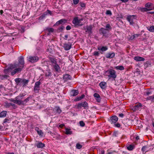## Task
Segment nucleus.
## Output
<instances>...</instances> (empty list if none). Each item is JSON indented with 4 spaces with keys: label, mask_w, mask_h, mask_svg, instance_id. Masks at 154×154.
Here are the masks:
<instances>
[{
    "label": "nucleus",
    "mask_w": 154,
    "mask_h": 154,
    "mask_svg": "<svg viewBox=\"0 0 154 154\" xmlns=\"http://www.w3.org/2000/svg\"><path fill=\"white\" fill-rule=\"evenodd\" d=\"M82 147V146L79 143L76 144V148L78 149H80Z\"/></svg>",
    "instance_id": "obj_40"
},
{
    "label": "nucleus",
    "mask_w": 154,
    "mask_h": 154,
    "mask_svg": "<svg viewBox=\"0 0 154 154\" xmlns=\"http://www.w3.org/2000/svg\"><path fill=\"white\" fill-rule=\"evenodd\" d=\"M115 56V53H109L106 54V57L107 58L110 59L113 57Z\"/></svg>",
    "instance_id": "obj_15"
},
{
    "label": "nucleus",
    "mask_w": 154,
    "mask_h": 154,
    "mask_svg": "<svg viewBox=\"0 0 154 154\" xmlns=\"http://www.w3.org/2000/svg\"><path fill=\"white\" fill-rule=\"evenodd\" d=\"M35 130L37 131L38 134L39 135L41 136H43V133L42 131L41 130H40L38 127H35Z\"/></svg>",
    "instance_id": "obj_17"
},
{
    "label": "nucleus",
    "mask_w": 154,
    "mask_h": 154,
    "mask_svg": "<svg viewBox=\"0 0 154 154\" xmlns=\"http://www.w3.org/2000/svg\"><path fill=\"white\" fill-rule=\"evenodd\" d=\"M19 70V68H17L14 69V70L11 72V74L12 75H13L15 74Z\"/></svg>",
    "instance_id": "obj_34"
},
{
    "label": "nucleus",
    "mask_w": 154,
    "mask_h": 154,
    "mask_svg": "<svg viewBox=\"0 0 154 154\" xmlns=\"http://www.w3.org/2000/svg\"><path fill=\"white\" fill-rule=\"evenodd\" d=\"M64 28V27L63 26H61L58 28V30L59 32H62Z\"/></svg>",
    "instance_id": "obj_36"
},
{
    "label": "nucleus",
    "mask_w": 154,
    "mask_h": 154,
    "mask_svg": "<svg viewBox=\"0 0 154 154\" xmlns=\"http://www.w3.org/2000/svg\"><path fill=\"white\" fill-rule=\"evenodd\" d=\"M71 77L68 74H66L63 76V79L65 81L71 79Z\"/></svg>",
    "instance_id": "obj_21"
},
{
    "label": "nucleus",
    "mask_w": 154,
    "mask_h": 154,
    "mask_svg": "<svg viewBox=\"0 0 154 154\" xmlns=\"http://www.w3.org/2000/svg\"><path fill=\"white\" fill-rule=\"evenodd\" d=\"M152 5V3L150 2H148L145 5V6L147 8H149L151 7V6Z\"/></svg>",
    "instance_id": "obj_33"
},
{
    "label": "nucleus",
    "mask_w": 154,
    "mask_h": 154,
    "mask_svg": "<svg viewBox=\"0 0 154 154\" xmlns=\"http://www.w3.org/2000/svg\"><path fill=\"white\" fill-rule=\"evenodd\" d=\"M24 62L23 58L22 57H20V71L24 67Z\"/></svg>",
    "instance_id": "obj_11"
},
{
    "label": "nucleus",
    "mask_w": 154,
    "mask_h": 154,
    "mask_svg": "<svg viewBox=\"0 0 154 154\" xmlns=\"http://www.w3.org/2000/svg\"><path fill=\"white\" fill-rule=\"evenodd\" d=\"M106 27L107 28H110V26L109 24H108L106 25Z\"/></svg>",
    "instance_id": "obj_53"
},
{
    "label": "nucleus",
    "mask_w": 154,
    "mask_h": 154,
    "mask_svg": "<svg viewBox=\"0 0 154 154\" xmlns=\"http://www.w3.org/2000/svg\"><path fill=\"white\" fill-rule=\"evenodd\" d=\"M106 14L107 15H111L112 14V12L111 11L109 10H108L106 11Z\"/></svg>",
    "instance_id": "obj_38"
},
{
    "label": "nucleus",
    "mask_w": 154,
    "mask_h": 154,
    "mask_svg": "<svg viewBox=\"0 0 154 154\" xmlns=\"http://www.w3.org/2000/svg\"><path fill=\"white\" fill-rule=\"evenodd\" d=\"M8 121V119H4V121L3 122L4 123H5L6 122H7Z\"/></svg>",
    "instance_id": "obj_58"
},
{
    "label": "nucleus",
    "mask_w": 154,
    "mask_h": 154,
    "mask_svg": "<svg viewBox=\"0 0 154 154\" xmlns=\"http://www.w3.org/2000/svg\"><path fill=\"white\" fill-rule=\"evenodd\" d=\"M151 146L149 145L143 146L141 149L142 151L143 152H146L152 149L151 148H149Z\"/></svg>",
    "instance_id": "obj_9"
},
{
    "label": "nucleus",
    "mask_w": 154,
    "mask_h": 154,
    "mask_svg": "<svg viewBox=\"0 0 154 154\" xmlns=\"http://www.w3.org/2000/svg\"><path fill=\"white\" fill-rule=\"evenodd\" d=\"M48 31L49 32H53L54 31V29L52 28H49L48 29Z\"/></svg>",
    "instance_id": "obj_46"
},
{
    "label": "nucleus",
    "mask_w": 154,
    "mask_h": 154,
    "mask_svg": "<svg viewBox=\"0 0 154 154\" xmlns=\"http://www.w3.org/2000/svg\"><path fill=\"white\" fill-rule=\"evenodd\" d=\"M68 37V35H65V38L64 39L65 40H66Z\"/></svg>",
    "instance_id": "obj_61"
},
{
    "label": "nucleus",
    "mask_w": 154,
    "mask_h": 154,
    "mask_svg": "<svg viewBox=\"0 0 154 154\" xmlns=\"http://www.w3.org/2000/svg\"><path fill=\"white\" fill-rule=\"evenodd\" d=\"M85 97V95L84 94L82 95L80 97V99H79L78 100H79Z\"/></svg>",
    "instance_id": "obj_49"
},
{
    "label": "nucleus",
    "mask_w": 154,
    "mask_h": 154,
    "mask_svg": "<svg viewBox=\"0 0 154 154\" xmlns=\"http://www.w3.org/2000/svg\"><path fill=\"white\" fill-rule=\"evenodd\" d=\"M10 104H11L10 106H12L13 107H16L15 104H14V103H10Z\"/></svg>",
    "instance_id": "obj_56"
},
{
    "label": "nucleus",
    "mask_w": 154,
    "mask_h": 154,
    "mask_svg": "<svg viewBox=\"0 0 154 154\" xmlns=\"http://www.w3.org/2000/svg\"><path fill=\"white\" fill-rule=\"evenodd\" d=\"M3 77L4 78H7L8 77V75H3Z\"/></svg>",
    "instance_id": "obj_63"
},
{
    "label": "nucleus",
    "mask_w": 154,
    "mask_h": 154,
    "mask_svg": "<svg viewBox=\"0 0 154 154\" xmlns=\"http://www.w3.org/2000/svg\"><path fill=\"white\" fill-rule=\"evenodd\" d=\"M118 134V133L117 132H115L113 133V135L115 136V137H116L117 136V135Z\"/></svg>",
    "instance_id": "obj_52"
},
{
    "label": "nucleus",
    "mask_w": 154,
    "mask_h": 154,
    "mask_svg": "<svg viewBox=\"0 0 154 154\" xmlns=\"http://www.w3.org/2000/svg\"><path fill=\"white\" fill-rule=\"evenodd\" d=\"M41 84V83L39 81L35 83L34 88V91L35 93L38 92L39 90L40 89V85Z\"/></svg>",
    "instance_id": "obj_5"
},
{
    "label": "nucleus",
    "mask_w": 154,
    "mask_h": 154,
    "mask_svg": "<svg viewBox=\"0 0 154 154\" xmlns=\"http://www.w3.org/2000/svg\"><path fill=\"white\" fill-rule=\"evenodd\" d=\"M104 150H102L101 152V154H104Z\"/></svg>",
    "instance_id": "obj_64"
},
{
    "label": "nucleus",
    "mask_w": 154,
    "mask_h": 154,
    "mask_svg": "<svg viewBox=\"0 0 154 154\" xmlns=\"http://www.w3.org/2000/svg\"><path fill=\"white\" fill-rule=\"evenodd\" d=\"M72 95L73 96H75L77 95L79 93L78 90H74L72 91L71 92Z\"/></svg>",
    "instance_id": "obj_25"
},
{
    "label": "nucleus",
    "mask_w": 154,
    "mask_h": 154,
    "mask_svg": "<svg viewBox=\"0 0 154 154\" xmlns=\"http://www.w3.org/2000/svg\"><path fill=\"white\" fill-rule=\"evenodd\" d=\"M66 134H72V131L70 129L68 128L66 129Z\"/></svg>",
    "instance_id": "obj_29"
},
{
    "label": "nucleus",
    "mask_w": 154,
    "mask_h": 154,
    "mask_svg": "<svg viewBox=\"0 0 154 154\" xmlns=\"http://www.w3.org/2000/svg\"><path fill=\"white\" fill-rule=\"evenodd\" d=\"M29 97H28L24 101H25L26 102L28 101L29 100Z\"/></svg>",
    "instance_id": "obj_60"
},
{
    "label": "nucleus",
    "mask_w": 154,
    "mask_h": 154,
    "mask_svg": "<svg viewBox=\"0 0 154 154\" xmlns=\"http://www.w3.org/2000/svg\"><path fill=\"white\" fill-rule=\"evenodd\" d=\"M52 66L53 67L54 69L56 71L58 72L59 71L60 67L57 63L52 65Z\"/></svg>",
    "instance_id": "obj_19"
},
{
    "label": "nucleus",
    "mask_w": 154,
    "mask_h": 154,
    "mask_svg": "<svg viewBox=\"0 0 154 154\" xmlns=\"http://www.w3.org/2000/svg\"><path fill=\"white\" fill-rule=\"evenodd\" d=\"M99 31L100 34L103 36H105L109 32V30L108 29H106L103 28H101L100 29Z\"/></svg>",
    "instance_id": "obj_8"
},
{
    "label": "nucleus",
    "mask_w": 154,
    "mask_h": 154,
    "mask_svg": "<svg viewBox=\"0 0 154 154\" xmlns=\"http://www.w3.org/2000/svg\"><path fill=\"white\" fill-rule=\"evenodd\" d=\"M73 2L74 4H77L79 2V0H73Z\"/></svg>",
    "instance_id": "obj_44"
},
{
    "label": "nucleus",
    "mask_w": 154,
    "mask_h": 154,
    "mask_svg": "<svg viewBox=\"0 0 154 154\" xmlns=\"http://www.w3.org/2000/svg\"><path fill=\"white\" fill-rule=\"evenodd\" d=\"M45 146V145L44 144L40 142L37 144V146L38 148H42L44 147Z\"/></svg>",
    "instance_id": "obj_26"
},
{
    "label": "nucleus",
    "mask_w": 154,
    "mask_h": 154,
    "mask_svg": "<svg viewBox=\"0 0 154 154\" xmlns=\"http://www.w3.org/2000/svg\"><path fill=\"white\" fill-rule=\"evenodd\" d=\"M29 59L30 61L33 63L37 61L38 60V58L37 56L30 57Z\"/></svg>",
    "instance_id": "obj_13"
},
{
    "label": "nucleus",
    "mask_w": 154,
    "mask_h": 154,
    "mask_svg": "<svg viewBox=\"0 0 154 154\" xmlns=\"http://www.w3.org/2000/svg\"><path fill=\"white\" fill-rule=\"evenodd\" d=\"M17 67V64H9L7 66V68L4 70V72L5 73L7 74L9 72H11L13 69H15Z\"/></svg>",
    "instance_id": "obj_2"
},
{
    "label": "nucleus",
    "mask_w": 154,
    "mask_h": 154,
    "mask_svg": "<svg viewBox=\"0 0 154 154\" xmlns=\"http://www.w3.org/2000/svg\"><path fill=\"white\" fill-rule=\"evenodd\" d=\"M64 21H66V20L65 19H61V20H59V21H58L56 23H55V25H57V26L59 25H60V24H63V23Z\"/></svg>",
    "instance_id": "obj_23"
},
{
    "label": "nucleus",
    "mask_w": 154,
    "mask_h": 154,
    "mask_svg": "<svg viewBox=\"0 0 154 154\" xmlns=\"http://www.w3.org/2000/svg\"><path fill=\"white\" fill-rule=\"evenodd\" d=\"M134 148V146L132 145H130L127 147V149L129 150H132Z\"/></svg>",
    "instance_id": "obj_30"
},
{
    "label": "nucleus",
    "mask_w": 154,
    "mask_h": 154,
    "mask_svg": "<svg viewBox=\"0 0 154 154\" xmlns=\"http://www.w3.org/2000/svg\"><path fill=\"white\" fill-rule=\"evenodd\" d=\"M98 50L99 51H106L108 49V48L106 46H103L102 47H99L98 48Z\"/></svg>",
    "instance_id": "obj_20"
},
{
    "label": "nucleus",
    "mask_w": 154,
    "mask_h": 154,
    "mask_svg": "<svg viewBox=\"0 0 154 154\" xmlns=\"http://www.w3.org/2000/svg\"><path fill=\"white\" fill-rule=\"evenodd\" d=\"M118 120V117L116 116H114L110 118L109 122L111 124H115L117 122Z\"/></svg>",
    "instance_id": "obj_10"
},
{
    "label": "nucleus",
    "mask_w": 154,
    "mask_h": 154,
    "mask_svg": "<svg viewBox=\"0 0 154 154\" xmlns=\"http://www.w3.org/2000/svg\"><path fill=\"white\" fill-rule=\"evenodd\" d=\"M80 6L82 7H84L85 6V4L84 3H81Z\"/></svg>",
    "instance_id": "obj_55"
},
{
    "label": "nucleus",
    "mask_w": 154,
    "mask_h": 154,
    "mask_svg": "<svg viewBox=\"0 0 154 154\" xmlns=\"http://www.w3.org/2000/svg\"><path fill=\"white\" fill-rule=\"evenodd\" d=\"M96 100L98 102H100V100H101L100 97L97 98H96Z\"/></svg>",
    "instance_id": "obj_51"
},
{
    "label": "nucleus",
    "mask_w": 154,
    "mask_h": 154,
    "mask_svg": "<svg viewBox=\"0 0 154 154\" xmlns=\"http://www.w3.org/2000/svg\"><path fill=\"white\" fill-rule=\"evenodd\" d=\"M82 20V19H79L78 17H75L74 18L72 22L75 26H81L83 25L81 23V21Z\"/></svg>",
    "instance_id": "obj_3"
},
{
    "label": "nucleus",
    "mask_w": 154,
    "mask_h": 154,
    "mask_svg": "<svg viewBox=\"0 0 154 154\" xmlns=\"http://www.w3.org/2000/svg\"><path fill=\"white\" fill-rule=\"evenodd\" d=\"M135 38V36H134V35L131 36L130 37V39H131V40L133 39H134Z\"/></svg>",
    "instance_id": "obj_57"
},
{
    "label": "nucleus",
    "mask_w": 154,
    "mask_h": 154,
    "mask_svg": "<svg viewBox=\"0 0 154 154\" xmlns=\"http://www.w3.org/2000/svg\"><path fill=\"white\" fill-rule=\"evenodd\" d=\"M56 111L57 112L59 113H61V111L60 109V108L59 107H56Z\"/></svg>",
    "instance_id": "obj_43"
},
{
    "label": "nucleus",
    "mask_w": 154,
    "mask_h": 154,
    "mask_svg": "<svg viewBox=\"0 0 154 154\" xmlns=\"http://www.w3.org/2000/svg\"><path fill=\"white\" fill-rule=\"evenodd\" d=\"M140 34H136L134 35V36H135V38H137L138 37L140 36Z\"/></svg>",
    "instance_id": "obj_50"
},
{
    "label": "nucleus",
    "mask_w": 154,
    "mask_h": 154,
    "mask_svg": "<svg viewBox=\"0 0 154 154\" xmlns=\"http://www.w3.org/2000/svg\"><path fill=\"white\" fill-rule=\"evenodd\" d=\"M29 81L28 80H26L24 79H20V86L24 87L27 85Z\"/></svg>",
    "instance_id": "obj_6"
},
{
    "label": "nucleus",
    "mask_w": 154,
    "mask_h": 154,
    "mask_svg": "<svg viewBox=\"0 0 154 154\" xmlns=\"http://www.w3.org/2000/svg\"><path fill=\"white\" fill-rule=\"evenodd\" d=\"M51 62L52 63V65L57 63V61L54 58H51L50 60Z\"/></svg>",
    "instance_id": "obj_31"
},
{
    "label": "nucleus",
    "mask_w": 154,
    "mask_h": 154,
    "mask_svg": "<svg viewBox=\"0 0 154 154\" xmlns=\"http://www.w3.org/2000/svg\"><path fill=\"white\" fill-rule=\"evenodd\" d=\"M151 94V92H147L146 94V95L147 96H148L149 94Z\"/></svg>",
    "instance_id": "obj_54"
},
{
    "label": "nucleus",
    "mask_w": 154,
    "mask_h": 154,
    "mask_svg": "<svg viewBox=\"0 0 154 154\" xmlns=\"http://www.w3.org/2000/svg\"><path fill=\"white\" fill-rule=\"evenodd\" d=\"M106 83L104 82H102L99 84L100 87L102 89H105L106 87Z\"/></svg>",
    "instance_id": "obj_18"
},
{
    "label": "nucleus",
    "mask_w": 154,
    "mask_h": 154,
    "mask_svg": "<svg viewBox=\"0 0 154 154\" xmlns=\"http://www.w3.org/2000/svg\"><path fill=\"white\" fill-rule=\"evenodd\" d=\"M99 54V53L98 51H95L94 52V55L95 56H98Z\"/></svg>",
    "instance_id": "obj_45"
},
{
    "label": "nucleus",
    "mask_w": 154,
    "mask_h": 154,
    "mask_svg": "<svg viewBox=\"0 0 154 154\" xmlns=\"http://www.w3.org/2000/svg\"><path fill=\"white\" fill-rule=\"evenodd\" d=\"M79 124L82 127L84 126L85 125V124L84 122L82 121H81L79 122Z\"/></svg>",
    "instance_id": "obj_41"
},
{
    "label": "nucleus",
    "mask_w": 154,
    "mask_h": 154,
    "mask_svg": "<svg viewBox=\"0 0 154 154\" xmlns=\"http://www.w3.org/2000/svg\"><path fill=\"white\" fill-rule=\"evenodd\" d=\"M10 104V103H8V102H5V106L6 107H9L11 106Z\"/></svg>",
    "instance_id": "obj_35"
},
{
    "label": "nucleus",
    "mask_w": 154,
    "mask_h": 154,
    "mask_svg": "<svg viewBox=\"0 0 154 154\" xmlns=\"http://www.w3.org/2000/svg\"><path fill=\"white\" fill-rule=\"evenodd\" d=\"M10 101L14 102V103L19 104V100L18 99L17 97L15 99H11L9 100Z\"/></svg>",
    "instance_id": "obj_22"
},
{
    "label": "nucleus",
    "mask_w": 154,
    "mask_h": 154,
    "mask_svg": "<svg viewBox=\"0 0 154 154\" xmlns=\"http://www.w3.org/2000/svg\"><path fill=\"white\" fill-rule=\"evenodd\" d=\"M134 59L137 61H144L145 60V59L139 56H136L134 57Z\"/></svg>",
    "instance_id": "obj_16"
},
{
    "label": "nucleus",
    "mask_w": 154,
    "mask_h": 154,
    "mask_svg": "<svg viewBox=\"0 0 154 154\" xmlns=\"http://www.w3.org/2000/svg\"><path fill=\"white\" fill-rule=\"evenodd\" d=\"M66 29L67 30H69L71 29V27L70 26L68 25L66 27Z\"/></svg>",
    "instance_id": "obj_48"
},
{
    "label": "nucleus",
    "mask_w": 154,
    "mask_h": 154,
    "mask_svg": "<svg viewBox=\"0 0 154 154\" xmlns=\"http://www.w3.org/2000/svg\"><path fill=\"white\" fill-rule=\"evenodd\" d=\"M106 72H108L109 75H108V77L110 78H112L115 79L116 77V71L113 69H110L107 70Z\"/></svg>",
    "instance_id": "obj_4"
},
{
    "label": "nucleus",
    "mask_w": 154,
    "mask_h": 154,
    "mask_svg": "<svg viewBox=\"0 0 154 154\" xmlns=\"http://www.w3.org/2000/svg\"><path fill=\"white\" fill-rule=\"evenodd\" d=\"M127 20L129 22L131 25H133L134 24V20H135L134 15L128 16L127 18Z\"/></svg>",
    "instance_id": "obj_7"
},
{
    "label": "nucleus",
    "mask_w": 154,
    "mask_h": 154,
    "mask_svg": "<svg viewBox=\"0 0 154 154\" xmlns=\"http://www.w3.org/2000/svg\"><path fill=\"white\" fill-rule=\"evenodd\" d=\"M147 99L148 100L154 99V96H150L147 97Z\"/></svg>",
    "instance_id": "obj_42"
},
{
    "label": "nucleus",
    "mask_w": 154,
    "mask_h": 154,
    "mask_svg": "<svg viewBox=\"0 0 154 154\" xmlns=\"http://www.w3.org/2000/svg\"><path fill=\"white\" fill-rule=\"evenodd\" d=\"M94 27V26L92 25L87 26L86 32H88L89 34H91L92 33V30Z\"/></svg>",
    "instance_id": "obj_12"
},
{
    "label": "nucleus",
    "mask_w": 154,
    "mask_h": 154,
    "mask_svg": "<svg viewBox=\"0 0 154 154\" xmlns=\"http://www.w3.org/2000/svg\"><path fill=\"white\" fill-rule=\"evenodd\" d=\"M149 30L151 32H154V26H152L150 27Z\"/></svg>",
    "instance_id": "obj_37"
},
{
    "label": "nucleus",
    "mask_w": 154,
    "mask_h": 154,
    "mask_svg": "<svg viewBox=\"0 0 154 154\" xmlns=\"http://www.w3.org/2000/svg\"><path fill=\"white\" fill-rule=\"evenodd\" d=\"M119 116L120 117H123L124 116V114L122 113H120L119 114Z\"/></svg>",
    "instance_id": "obj_59"
},
{
    "label": "nucleus",
    "mask_w": 154,
    "mask_h": 154,
    "mask_svg": "<svg viewBox=\"0 0 154 154\" xmlns=\"http://www.w3.org/2000/svg\"><path fill=\"white\" fill-rule=\"evenodd\" d=\"M115 126L117 127H119L120 126V125L119 123H117L116 124H115Z\"/></svg>",
    "instance_id": "obj_47"
},
{
    "label": "nucleus",
    "mask_w": 154,
    "mask_h": 154,
    "mask_svg": "<svg viewBox=\"0 0 154 154\" xmlns=\"http://www.w3.org/2000/svg\"><path fill=\"white\" fill-rule=\"evenodd\" d=\"M71 44L69 43L68 44L65 43L64 44L63 47L65 50H68L71 48Z\"/></svg>",
    "instance_id": "obj_14"
},
{
    "label": "nucleus",
    "mask_w": 154,
    "mask_h": 154,
    "mask_svg": "<svg viewBox=\"0 0 154 154\" xmlns=\"http://www.w3.org/2000/svg\"><path fill=\"white\" fill-rule=\"evenodd\" d=\"M115 68L116 69L122 70L124 69V68L122 66H118L115 67Z\"/></svg>",
    "instance_id": "obj_28"
},
{
    "label": "nucleus",
    "mask_w": 154,
    "mask_h": 154,
    "mask_svg": "<svg viewBox=\"0 0 154 154\" xmlns=\"http://www.w3.org/2000/svg\"><path fill=\"white\" fill-rule=\"evenodd\" d=\"M75 106L77 107L78 109H81L82 107L84 109H88V104L86 101L79 103Z\"/></svg>",
    "instance_id": "obj_1"
},
{
    "label": "nucleus",
    "mask_w": 154,
    "mask_h": 154,
    "mask_svg": "<svg viewBox=\"0 0 154 154\" xmlns=\"http://www.w3.org/2000/svg\"><path fill=\"white\" fill-rule=\"evenodd\" d=\"M6 112L5 111H3L0 113V117H2L6 116Z\"/></svg>",
    "instance_id": "obj_27"
},
{
    "label": "nucleus",
    "mask_w": 154,
    "mask_h": 154,
    "mask_svg": "<svg viewBox=\"0 0 154 154\" xmlns=\"http://www.w3.org/2000/svg\"><path fill=\"white\" fill-rule=\"evenodd\" d=\"M15 81L16 82H19V78L15 79Z\"/></svg>",
    "instance_id": "obj_62"
},
{
    "label": "nucleus",
    "mask_w": 154,
    "mask_h": 154,
    "mask_svg": "<svg viewBox=\"0 0 154 154\" xmlns=\"http://www.w3.org/2000/svg\"><path fill=\"white\" fill-rule=\"evenodd\" d=\"M94 96L95 97L98 98V97H100V95L97 93H95L94 94Z\"/></svg>",
    "instance_id": "obj_39"
},
{
    "label": "nucleus",
    "mask_w": 154,
    "mask_h": 154,
    "mask_svg": "<svg viewBox=\"0 0 154 154\" xmlns=\"http://www.w3.org/2000/svg\"><path fill=\"white\" fill-rule=\"evenodd\" d=\"M45 75L48 77H49L51 76V73L50 70H48L46 71L45 73Z\"/></svg>",
    "instance_id": "obj_24"
},
{
    "label": "nucleus",
    "mask_w": 154,
    "mask_h": 154,
    "mask_svg": "<svg viewBox=\"0 0 154 154\" xmlns=\"http://www.w3.org/2000/svg\"><path fill=\"white\" fill-rule=\"evenodd\" d=\"M152 10V9L147 8H143L141 9V10L142 11H150Z\"/></svg>",
    "instance_id": "obj_32"
}]
</instances>
